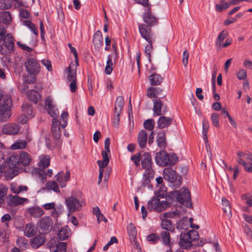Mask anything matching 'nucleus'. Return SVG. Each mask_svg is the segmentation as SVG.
Wrapping results in <instances>:
<instances>
[{
    "mask_svg": "<svg viewBox=\"0 0 252 252\" xmlns=\"http://www.w3.org/2000/svg\"><path fill=\"white\" fill-rule=\"evenodd\" d=\"M168 196L172 200L184 204L188 208H191L192 207L190 193L188 188H182L180 190L170 191Z\"/></svg>",
    "mask_w": 252,
    "mask_h": 252,
    "instance_id": "f257e3e1",
    "label": "nucleus"
},
{
    "mask_svg": "<svg viewBox=\"0 0 252 252\" xmlns=\"http://www.w3.org/2000/svg\"><path fill=\"white\" fill-rule=\"evenodd\" d=\"M84 203L82 193L79 191L73 192L65 199V204L70 213L81 210Z\"/></svg>",
    "mask_w": 252,
    "mask_h": 252,
    "instance_id": "f03ea898",
    "label": "nucleus"
},
{
    "mask_svg": "<svg viewBox=\"0 0 252 252\" xmlns=\"http://www.w3.org/2000/svg\"><path fill=\"white\" fill-rule=\"evenodd\" d=\"M12 105L10 96L7 94H0V120L6 121L11 115Z\"/></svg>",
    "mask_w": 252,
    "mask_h": 252,
    "instance_id": "7ed1b4c3",
    "label": "nucleus"
},
{
    "mask_svg": "<svg viewBox=\"0 0 252 252\" xmlns=\"http://www.w3.org/2000/svg\"><path fill=\"white\" fill-rule=\"evenodd\" d=\"M0 45V52L2 55L11 53L14 50V38L11 33H7Z\"/></svg>",
    "mask_w": 252,
    "mask_h": 252,
    "instance_id": "20e7f679",
    "label": "nucleus"
},
{
    "mask_svg": "<svg viewBox=\"0 0 252 252\" xmlns=\"http://www.w3.org/2000/svg\"><path fill=\"white\" fill-rule=\"evenodd\" d=\"M25 66L28 73L32 75L35 76L40 71V66L36 59L32 57H29L25 63Z\"/></svg>",
    "mask_w": 252,
    "mask_h": 252,
    "instance_id": "39448f33",
    "label": "nucleus"
},
{
    "mask_svg": "<svg viewBox=\"0 0 252 252\" xmlns=\"http://www.w3.org/2000/svg\"><path fill=\"white\" fill-rule=\"evenodd\" d=\"M169 203L166 201H160L158 198L154 197L148 202V209L157 212L164 211L169 206Z\"/></svg>",
    "mask_w": 252,
    "mask_h": 252,
    "instance_id": "423d86ee",
    "label": "nucleus"
},
{
    "mask_svg": "<svg viewBox=\"0 0 252 252\" xmlns=\"http://www.w3.org/2000/svg\"><path fill=\"white\" fill-rule=\"evenodd\" d=\"M139 31L140 35L148 42L151 43L155 41V37L152 30L148 26L144 24L139 25Z\"/></svg>",
    "mask_w": 252,
    "mask_h": 252,
    "instance_id": "0eeeda50",
    "label": "nucleus"
},
{
    "mask_svg": "<svg viewBox=\"0 0 252 252\" xmlns=\"http://www.w3.org/2000/svg\"><path fill=\"white\" fill-rule=\"evenodd\" d=\"M38 226L42 233H49L53 228V221L50 217H44L38 222Z\"/></svg>",
    "mask_w": 252,
    "mask_h": 252,
    "instance_id": "6e6552de",
    "label": "nucleus"
},
{
    "mask_svg": "<svg viewBox=\"0 0 252 252\" xmlns=\"http://www.w3.org/2000/svg\"><path fill=\"white\" fill-rule=\"evenodd\" d=\"M141 165L142 168L145 170L144 173H147L150 175H151V173H154L152 168V157L149 153H145L142 155Z\"/></svg>",
    "mask_w": 252,
    "mask_h": 252,
    "instance_id": "1a4fd4ad",
    "label": "nucleus"
},
{
    "mask_svg": "<svg viewBox=\"0 0 252 252\" xmlns=\"http://www.w3.org/2000/svg\"><path fill=\"white\" fill-rule=\"evenodd\" d=\"M155 160L158 165L165 166L169 164L170 157L167 152L162 151L156 154Z\"/></svg>",
    "mask_w": 252,
    "mask_h": 252,
    "instance_id": "9d476101",
    "label": "nucleus"
},
{
    "mask_svg": "<svg viewBox=\"0 0 252 252\" xmlns=\"http://www.w3.org/2000/svg\"><path fill=\"white\" fill-rule=\"evenodd\" d=\"M143 18L144 22L150 27L157 25L158 22V19L152 13L150 7H148V11L143 13Z\"/></svg>",
    "mask_w": 252,
    "mask_h": 252,
    "instance_id": "9b49d317",
    "label": "nucleus"
},
{
    "mask_svg": "<svg viewBox=\"0 0 252 252\" xmlns=\"http://www.w3.org/2000/svg\"><path fill=\"white\" fill-rule=\"evenodd\" d=\"M15 158L16 160L18 159V163H21L24 166H27L30 164L32 161V158L30 155L26 152L21 151L19 154V158L18 156H11L10 157V160H14Z\"/></svg>",
    "mask_w": 252,
    "mask_h": 252,
    "instance_id": "f8f14e48",
    "label": "nucleus"
},
{
    "mask_svg": "<svg viewBox=\"0 0 252 252\" xmlns=\"http://www.w3.org/2000/svg\"><path fill=\"white\" fill-rule=\"evenodd\" d=\"M45 108L48 113L53 118L56 119L59 115V112L56 106L53 105L52 99L50 97L45 100Z\"/></svg>",
    "mask_w": 252,
    "mask_h": 252,
    "instance_id": "ddd939ff",
    "label": "nucleus"
},
{
    "mask_svg": "<svg viewBox=\"0 0 252 252\" xmlns=\"http://www.w3.org/2000/svg\"><path fill=\"white\" fill-rule=\"evenodd\" d=\"M20 127L16 124H9L5 125L2 129V132L4 134L8 135H15L18 133Z\"/></svg>",
    "mask_w": 252,
    "mask_h": 252,
    "instance_id": "4468645a",
    "label": "nucleus"
},
{
    "mask_svg": "<svg viewBox=\"0 0 252 252\" xmlns=\"http://www.w3.org/2000/svg\"><path fill=\"white\" fill-rule=\"evenodd\" d=\"M45 242V238L44 236L37 235L31 239L30 244L32 248L36 249L42 246Z\"/></svg>",
    "mask_w": 252,
    "mask_h": 252,
    "instance_id": "2eb2a0df",
    "label": "nucleus"
},
{
    "mask_svg": "<svg viewBox=\"0 0 252 252\" xmlns=\"http://www.w3.org/2000/svg\"><path fill=\"white\" fill-rule=\"evenodd\" d=\"M9 199V205L11 206L22 205L25 203H28L29 200L26 198L21 197L17 195L8 196Z\"/></svg>",
    "mask_w": 252,
    "mask_h": 252,
    "instance_id": "dca6fc26",
    "label": "nucleus"
},
{
    "mask_svg": "<svg viewBox=\"0 0 252 252\" xmlns=\"http://www.w3.org/2000/svg\"><path fill=\"white\" fill-rule=\"evenodd\" d=\"M51 131L53 136L56 140H58L60 139L61 135V131L60 127V123L57 119H53Z\"/></svg>",
    "mask_w": 252,
    "mask_h": 252,
    "instance_id": "f3484780",
    "label": "nucleus"
},
{
    "mask_svg": "<svg viewBox=\"0 0 252 252\" xmlns=\"http://www.w3.org/2000/svg\"><path fill=\"white\" fill-rule=\"evenodd\" d=\"M154 69H151L150 72L151 73L148 77L149 81L152 86H157L160 85L162 82V77L159 74L154 73L153 71Z\"/></svg>",
    "mask_w": 252,
    "mask_h": 252,
    "instance_id": "a211bd4d",
    "label": "nucleus"
},
{
    "mask_svg": "<svg viewBox=\"0 0 252 252\" xmlns=\"http://www.w3.org/2000/svg\"><path fill=\"white\" fill-rule=\"evenodd\" d=\"M27 212L33 218H40L44 214L43 210L38 206L30 207L27 210Z\"/></svg>",
    "mask_w": 252,
    "mask_h": 252,
    "instance_id": "6ab92c4d",
    "label": "nucleus"
},
{
    "mask_svg": "<svg viewBox=\"0 0 252 252\" xmlns=\"http://www.w3.org/2000/svg\"><path fill=\"white\" fill-rule=\"evenodd\" d=\"M24 233L27 237H32L37 233V228L32 223H27L24 228Z\"/></svg>",
    "mask_w": 252,
    "mask_h": 252,
    "instance_id": "aec40b11",
    "label": "nucleus"
},
{
    "mask_svg": "<svg viewBox=\"0 0 252 252\" xmlns=\"http://www.w3.org/2000/svg\"><path fill=\"white\" fill-rule=\"evenodd\" d=\"M70 173L67 171L65 173L60 172L57 175V180L60 183L62 187L65 186V183L70 180Z\"/></svg>",
    "mask_w": 252,
    "mask_h": 252,
    "instance_id": "412c9836",
    "label": "nucleus"
},
{
    "mask_svg": "<svg viewBox=\"0 0 252 252\" xmlns=\"http://www.w3.org/2000/svg\"><path fill=\"white\" fill-rule=\"evenodd\" d=\"M164 178L169 182H174L177 179L175 171L171 168H166L163 170Z\"/></svg>",
    "mask_w": 252,
    "mask_h": 252,
    "instance_id": "4be33fe9",
    "label": "nucleus"
},
{
    "mask_svg": "<svg viewBox=\"0 0 252 252\" xmlns=\"http://www.w3.org/2000/svg\"><path fill=\"white\" fill-rule=\"evenodd\" d=\"M137 141L140 148L146 147L147 142V133L146 130L142 129L140 131L137 136Z\"/></svg>",
    "mask_w": 252,
    "mask_h": 252,
    "instance_id": "5701e85b",
    "label": "nucleus"
},
{
    "mask_svg": "<svg viewBox=\"0 0 252 252\" xmlns=\"http://www.w3.org/2000/svg\"><path fill=\"white\" fill-rule=\"evenodd\" d=\"M153 103L154 115L161 116L165 114V112H166V110L164 109L163 111H161V109L162 106V103L159 99H154Z\"/></svg>",
    "mask_w": 252,
    "mask_h": 252,
    "instance_id": "b1692460",
    "label": "nucleus"
},
{
    "mask_svg": "<svg viewBox=\"0 0 252 252\" xmlns=\"http://www.w3.org/2000/svg\"><path fill=\"white\" fill-rule=\"evenodd\" d=\"M189 236L187 233H182L180 234V245L184 248L187 249L192 245L191 241L190 240Z\"/></svg>",
    "mask_w": 252,
    "mask_h": 252,
    "instance_id": "393cba45",
    "label": "nucleus"
},
{
    "mask_svg": "<svg viewBox=\"0 0 252 252\" xmlns=\"http://www.w3.org/2000/svg\"><path fill=\"white\" fill-rule=\"evenodd\" d=\"M172 121L173 119L170 117L161 116L158 121V127L161 129L168 127L171 124Z\"/></svg>",
    "mask_w": 252,
    "mask_h": 252,
    "instance_id": "a878e982",
    "label": "nucleus"
},
{
    "mask_svg": "<svg viewBox=\"0 0 252 252\" xmlns=\"http://www.w3.org/2000/svg\"><path fill=\"white\" fill-rule=\"evenodd\" d=\"M78 65L75 63V64L72 63L68 67L67 79L68 81H76V69Z\"/></svg>",
    "mask_w": 252,
    "mask_h": 252,
    "instance_id": "bb28decb",
    "label": "nucleus"
},
{
    "mask_svg": "<svg viewBox=\"0 0 252 252\" xmlns=\"http://www.w3.org/2000/svg\"><path fill=\"white\" fill-rule=\"evenodd\" d=\"M124 106V98L122 96L117 97L115 103V115H120Z\"/></svg>",
    "mask_w": 252,
    "mask_h": 252,
    "instance_id": "cd10ccee",
    "label": "nucleus"
},
{
    "mask_svg": "<svg viewBox=\"0 0 252 252\" xmlns=\"http://www.w3.org/2000/svg\"><path fill=\"white\" fill-rule=\"evenodd\" d=\"M10 189L13 193L18 194L27 191L28 188L26 186L18 185L15 183H12L10 187Z\"/></svg>",
    "mask_w": 252,
    "mask_h": 252,
    "instance_id": "c85d7f7f",
    "label": "nucleus"
},
{
    "mask_svg": "<svg viewBox=\"0 0 252 252\" xmlns=\"http://www.w3.org/2000/svg\"><path fill=\"white\" fill-rule=\"evenodd\" d=\"M93 41L94 46L97 48H99L103 44V37L101 32L99 31H97L94 33Z\"/></svg>",
    "mask_w": 252,
    "mask_h": 252,
    "instance_id": "c756f323",
    "label": "nucleus"
},
{
    "mask_svg": "<svg viewBox=\"0 0 252 252\" xmlns=\"http://www.w3.org/2000/svg\"><path fill=\"white\" fill-rule=\"evenodd\" d=\"M49 247L50 252H66L67 244L65 242H60L56 246Z\"/></svg>",
    "mask_w": 252,
    "mask_h": 252,
    "instance_id": "7c9ffc66",
    "label": "nucleus"
},
{
    "mask_svg": "<svg viewBox=\"0 0 252 252\" xmlns=\"http://www.w3.org/2000/svg\"><path fill=\"white\" fill-rule=\"evenodd\" d=\"M70 235V229L67 226H65L59 230L58 236L61 240H64L68 238Z\"/></svg>",
    "mask_w": 252,
    "mask_h": 252,
    "instance_id": "2f4dec72",
    "label": "nucleus"
},
{
    "mask_svg": "<svg viewBox=\"0 0 252 252\" xmlns=\"http://www.w3.org/2000/svg\"><path fill=\"white\" fill-rule=\"evenodd\" d=\"M157 142L158 147L165 148L166 146L165 133L164 131L159 132L157 135Z\"/></svg>",
    "mask_w": 252,
    "mask_h": 252,
    "instance_id": "473e14b6",
    "label": "nucleus"
},
{
    "mask_svg": "<svg viewBox=\"0 0 252 252\" xmlns=\"http://www.w3.org/2000/svg\"><path fill=\"white\" fill-rule=\"evenodd\" d=\"M27 97L31 101L34 103H37L38 100L40 98L39 94L34 90L29 91L27 94Z\"/></svg>",
    "mask_w": 252,
    "mask_h": 252,
    "instance_id": "72a5a7b5",
    "label": "nucleus"
},
{
    "mask_svg": "<svg viewBox=\"0 0 252 252\" xmlns=\"http://www.w3.org/2000/svg\"><path fill=\"white\" fill-rule=\"evenodd\" d=\"M27 146V142L24 140H18L11 146L10 149L13 150L25 149Z\"/></svg>",
    "mask_w": 252,
    "mask_h": 252,
    "instance_id": "f704fd0d",
    "label": "nucleus"
},
{
    "mask_svg": "<svg viewBox=\"0 0 252 252\" xmlns=\"http://www.w3.org/2000/svg\"><path fill=\"white\" fill-rule=\"evenodd\" d=\"M160 219L161 220V226L163 229L170 231H173L174 230V225L170 220L163 219L162 217Z\"/></svg>",
    "mask_w": 252,
    "mask_h": 252,
    "instance_id": "c9c22d12",
    "label": "nucleus"
},
{
    "mask_svg": "<svg viewBox=\"0 0 252 252\" xmlns=\"http://www.w3.org/2000/svg\"><path fill=\"white\" fill-rule=\"evenodd\" d=\"M107 151H102L101 152V155L102 157L103 160H98L97 161V163L99 166V167H101L102 168H105L107 165H108L109 163V158L108 157Z\"/></svg>",
    "mask_w": 252,
    "mask_h": 252,
    "instance_id": "e433bc0d",
    "label": "nucleus"
},
{
    "mask_svg": "<svg viewBox=\"0 0 252 252\" xmlns=\"http://www.w3.org/2000/svg\"><path fill=\"white\" fill-rule=\"evenodd\" d=\"M127 231L130 237V241L136 239L137 231L135 227L132 223L128 224L127 227Z\"/></svg>",
    "mask_w": 252,
    "mask_h": 252,
    "instance_id": "4c0bfd02",
    "label": "nucleus"
},
{
    "mask_svg": "<svg viewBox=\"0 0 252 252\" xmlns=\"http://www.w3.org/2000/svg\"><path fill=\"white\" fill-rule=\"evenodd\" d=\"M8 188L3 184L0 185V206L4 204V197L7 194Z\"/></svg>",
    "mask_w": 252,
    "mask_h": 252,
    "instance_id": "58836bf2",
    "label": "nucleus"
},
{
    "mask_svg": "<svg viewBox=\"0 0 252 252\" xmlns=\"http://www.w3.org/2000/svg\"><path fill=\"white\" fill-rule=\"evenodd\" d=\"M50 158L47 156H42L40 157V160L38 163L40 167L45 169L50 165Z\"/></svg>",
    "mask_w": 252,
    "mask_h": 252,
    "instance_id": "ea45409f",
    "label": "nucleus"
},
{
    "mask_svg": "<svg viewBox=\"0 0 252 252\" xmlns=\"http://www.w3.org/2000/svg\"><path fill=\"white\" fill-rule=\"evenodd\" d=\"M1 21L5 24H8L11 21V14L9 11H3L0 12Z\"/></svg>",
    "mask_w": 252,
    "mask_h": 252,
    "instance_id": "a19ab883",
    "label": "nucleus"
},
{
    "mask_svg": "<svg viewBox=\"0 0 252 252\" xmlns=\"http://www.w3.org/2000/svg\"><path fill=\"white\" fill-rule=\"evenodd\" d=\"M228 32L226 31H222L219 35L217 41H216V46L221 47V42L223 41V40L228 36Z\"/></svg>",
    "mask_w": 252,
    "mask_h": 252,
    "instance_id": "79ce46f5",
    "label": "nucleus"
},
{
    "mask_svg": "<svg viewBox=\"0 0 252 252\" xmlns=\"http://www.w3.org/2000/svg\"><path fill=\"white\" fill-rule=\"evenodd\" d=\"M160 236L164 244L170 245V235L168 232L163 231L160 233Z\"/></svg>",
    "mask_w": 252,
    "mask_h": 252,
    "instance_id": "37998d69",
    "label": "nucleus"
},
{
    "mask_svg": "<svg viewBox=\"0 0 252 252\" xmlns=\"http://www.w3.org/2000/svg\"><path fill=\"white\" fill-rule=\"evenodd\" d=\"M221 201L223 206V210L224 213L228 215L231 214L230 206L229 201L224 197L222 198Z\"/></svg>",
    "mask_w": 252,
    "mask_h": 252,
    "instance_id": "c03bdc74",
    "label": "nucleus"
},
{
    "mask_svg": "<svg viewBox=\"0 0 252 252\" xmlns=\"http://www.w3.org/2000/svg\"><path fill=\"white\" fill-rule=\"evenodd\" d=\"M113 62L111 55L108 56V60L106 62V64L105 68V72L107 74H110L113 70Z\"/></svg>",
    "mask_w": 252,
    "mask_h": 252,
    "instance_id": "a18cd8bd",
    "label": "nucleus"
},
{
    "mask_svg": "<svg viewBox=\"0 0 252 252\" xmlns=\"http://www.w3.org/2000/svg\"><path fill=\"white\" fill-rule=\"evenodd\" d=\"M154 175V173H151V175L148 174L147 173H144L143 178V186L144 187L149 186L150 181L153 179Z\"/></svg>",
    "mask_w": 252,
    "mask_h": 252,
    "instance_id": "49530a36",
    "label": "nucleus"
},
{
    "mask_svg": "<svg viewBox=\"0 0 252 252\" xmlns=\"http://www.w3.org/2000/svg\"><path fill=\"white\" fill-rule=\"evenodd\" d=\"M143 126L146 129L153 131L155 126V121L153 119H148L144 121Z\"/></svg>",
    "mask_w": 252,
    "mask_h": 252,
    "instance_id": "de8ad7c7",
    "label": "nucleus"
},
{
    "mask_svg": "<svg viewBox=\"0 0 252 252\" xmlns=\"http://www.w3.org/2000/svg\"><path fill=\"white\" fill-rule=\"evenodd\" d=\"M202 126H203V129H202V135L203 137L204 138V140L205 142H207V132L209 130V125L208 122L207 121H206L204 120L202 122Z\"/></svg>",
    "mask_w": 252,
    "mask_h": 252,
    "instance_id": "09e8293b",
    "label": "nucleus"
},
{
    "mask_svg": "<svg viewBox=\"0 0 252 252\" xmlns=\"http://www.w3.org/2000/svg\"><path fill=\"white\" fill-rule=\"evenodd\" d=\"M13 5L12 0H0V8L8 9Z\"/></svg>",
    "mask_w": 252,
    "mask_h": 252,
    "instance_id": "8fccbe9b",
    "label": "nucleus"
},
{
    "mask_svg": "<svg viewBox=\"0 0 252 252\" xmlns=\"http://www.w3.org/2000/svg\"><path fill=\"white\" fill-rule=\"evenodd\" d=\"M46 187L47 189H52L56 192L60 191L57 184L54 181H48L46 184Z\"/></svg>",
    "mask_w": 252,
    "mask_h": 252,
    "instance_id": "3c124183",
    "label": "nucleus"
},
{
    "mask_svg": "<svg viewBox=\"0 0 252 252\" xmlns=\"http://www.w3.org/2000/svg\"><path fill=\"white\" fill-rule=\"evenodd\" d=\"M23 24L24 25L28 27L34 34L37 35V30L35 25L33 24H32L31 21L28 20L24 21Z\"/></svg>",
    "mask_w": 252,
    "mask_h": 252,
    "instance_id": "603ef678",
    "label": "nucleus"
},
{
    "mask_svg": "<svg viewBox=\"0 0 252 252\" xmlns=\"http://www.w3.org/2000/svg\"><path fill=\"white\" fill-rule=\"evenodd\" d=\"M22 109L25 113L27 115L31 116L33 115L34 112L31 105L28 103H25L22 105Z\"/></svg>",
    "mask_w": 252,
    "mask_h": 252,
    "instance_id": "864d4df0",
    "label": "nucleus"
},
{
    "mask_svg": "<svg viewBox=\"0 0 252 252\" xmlns=\"http://www.w3.org/2000/svg\"><path fill=\"white\" fill-rule=\"evenodd\" d=\"M237 155L239 158L243 157L247 160H252V154L250 152L244 153L241 151H238Z\"/></svg>",
    "mask_w": 252,
    "mask_h": 252,
    "instance_id": "5fc2aeb1",
    "label": "nucleus"
},
{
    "mask_svg": "<svg viewBox=\"0 0 252 252\" xmlns=\"http://www.w3.org/2000/svg\"><path fill=\"white\" fill-rule=\"evenodd\" d=\"M219 120V115L216 113H213L211 115V120L213 125L217 127L220 126Z\"/></svg>",
    "mask_w": 252,
    "mask_h": 252,
    "instance_id": "6e6d98bb",
    "label": "nucleus"
},
{
    "mask_svg": "<svg viewBox=\"0 0 252 252\" xmlns=\"http://www.w3.org/2000/svg\"><path fill=\"white\" fill-rule=\"evenodd\" d=\"M189 236L190 240L192 242L197 240L199 238V234L197 231L195 230H190L187 232Z\"/></svg>",
    "mask_w": 252,
    "mask_h": 252,
    "instance_id": "4d7b16f0",
    "label": "nucleus"
},
{
    "mask_svg": "<svg viewBox=\"0 0 252 252\" xmlns=\"http://www.w3.org/2000/svg\"><path fill=\"white\" fill-rule=\"evenodd\" d=\"M147 240L149 242H151L153 244L156 243L159 240L158 236L155 233L150 234L147 236Z\"/></svg>",
    "mask_w": 252,
    "mask_h": 252,
    "instance_id": "13d9d810",
    "label": "nucleus"
},
{
    "mask_svg": "<svg viewBox=\"0 0 252 252\" xmlns=\"http://www.w3.org/2000/svg\"><path fill=\"white\" fill-rule=\"evenodd\" d=\"M141 159V154L138 153L135 155L131 157V160L134 163L135 165L138 167L140 165V161Z\"/></svg>",
    "mask_w": 252,
    "mask_h": 252,
    "instance_id": "bf43d9fd",
    "label": "nucleus"
},
{
    "mask_svg": "<svg viewBox=\"0 0 252 252\" xmlns=\"http://www.w3.org/2000/svg\"><path fill=\"white\" fill-rule=\"evenodd\" d=\"M155 41H152L151 43L148 42V44L145 46V52L146 55L148 56L149 60L151 58V53L153 50V44Z\"/></svg>",
    "mask_w": 252,
    "mask_h": 252,
    "instance_id": "052dcab7",
    "label": "nucleus"
},
{
    "mask_svg": "<svg viewBox=\"0 0 252 252\" xmlns=\"http://www.w3.org/2000/svg\"><path fill=\"white\" fill-rule=\"evenodd\" d=\"M36 80V77L35 76H27L25 78V82H24V86L25 89H26V86L27 89L28 88V84H32L35 82Z\"/></svg>",
    "mask_w": 252,
    "mask_h": 252,
    "instance_id": "680f3d73",
    "label": "nucleus"
},
{
    "mask_svg": "<svg viewBox=\"0 0 252 252\" xmlns=\"http://www.w3.org/2000/svg\"><path fill=\"white\" fill-rule=\"evenodd\" d=\"M179 216V213L176 212H168L167 213H165L163 215H161L160 217L161 218V217H162V218L167 219V218H174V217H175L176 216Z\"/></svg>",
    "mask_w": 252,
    "mask_h": 252,
    "instance_id": "e2e57ef3",
    "label": "nucleus"
},
{
    "mask_svg": "<svg viewBox=\"0 0 252 252\" xmlns=\"http://www.w3.org/2000/svg\"><path fill=\"white\" fill-rule=\"evenodd\" d=\"M237 77L239 80L245 79L247 77V71L244 69H240L237 73Z\"/></svg>",
    "mask_w": 252,
    "mask_h": 252,
    "instance_id": "0e129e2a",
    "label": "nucleus"
},
{
    "mask_svg": "<svg viewBox=\"0 0 252 252\" xmlns=\"http://www.w3.org/2000/svg\"><path fill=\"white\" fill-rule=\"evenodd\" d=\"M12 220L11 217L9 214H5L1 217V222L4 224L6 227H8V222Z\"/></svg>",
    "mask_w": 252,
    "mask_h": 252,
    "instance_id": "69168bd1",
    "label": "nucleus"
},
{
    "mask_svg": "<svg viewBox=\"0 0 252 252\" xmlns=\"http://www.w3.org/2000/svg\"><path fill=\"white\" fill-rule=\"evenodd\" d=\"M62 211L60 209L55 208L53 209L52 210L51 215L54 219L57 220L58 217L60 216V215L62 213Z\"/></svg>",
    "mask_w": 252,
    "mask_h": 252,
    "instance_id": "338daca9",
    "label": "nucleus"
},
{
    "mask_svg": "<svg viewBox=\"0 0 252 252\" xmlns=\"http://www.w3.org/2000/svg\"><path fill=\"white\" fill-rule=\"evenodd\" d=\"M26 241V239L24 237L18 238L17 239L16 243L17 245L20 247L24 248L25 247L26 245L27 244Z\"/></svg>",
    "mask_w": 252,
    "mask_h": 252,
    "instance_id": "774afa93",
    "label": "nucleus"
}]
</instances>
